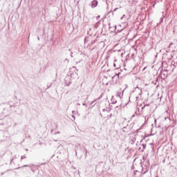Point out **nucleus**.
I'll use <instances>...</instances> for the list:
<instances>
[{"instance_id":"nucleus-1","label":"nucleus","mask_w":177,"mask_h":177,"mask_svg":"<svg viewBox=\"0 0 177 177\" xmlns=\"http://www.w3.org/2000/svg\"><path fill=\"white\" fill-rule=\"evenodd\" d=\"M92 6H93V8H96L97 6V1H93L92 3Z\"/></svg>"},{"instance_id":"nucleus-3","label":"nucleus","mask_w":177,"mask_h":177,"mask_svg":"<svg viewBox=\"0 0 177 177\" xmlns=\"http://www.w3.org/2000/svg\"><path fill=\"white\" fill-rule=\"evenodd\" d=\"M24 167H27V165H24Z\"/></svg>"},{"instance_id":"nucleus-2","label":"nucleus","mask_w":177,"mask_h":177,"mask_svg":"<svg viewBox=\"0 0 177 177\" xmlns=\"http://www.w3.org/2000/svg\"><path fill=\"white\" fill-rule=\"evenodd\" d=\"M24 158H26V156H22L21 157V159H22V160H24Z\"/></svg>"}]
</instances>
